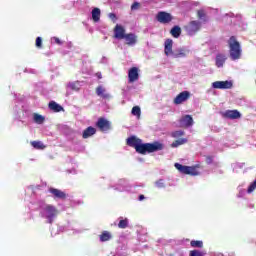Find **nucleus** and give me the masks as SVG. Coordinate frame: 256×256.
Here are the masks:
<instances>
[{
	"mask_svg": "<svg viewBox=\"0 0 256 256\" xmlns=\"http://www.w3.org/2000/svg\"><path fill=\"white\" fill-rule=\"evenodd\" d=\"M170 34H171L172 37H174L175 39H179V37H181V27H179V26H174V27L170 30Z\"/></svg>",
	"mask_w": 256,
	"mask_h": 256,
	"instance_id": "b1692460",
	"label": "nucleus"
},
{
	"mask_svg": "<svg viewBox=\"0 0 256 256\" xmlns=\"http://www.w3.org/2000/svg\"><path fill=\"white\" fill-rule=\"evenodd\" d=\"M173 19V15L166 11H160L156 15V20L158 21V23H162L163 25H168V23H171Z\"/></svg>",
	"mask_w": 256,
	"mask_h": 256,
	"instance_id": "423d86ee",
	"label": "nucleus"
},
{
	"mask_svg": "<svg viewBox=\"0 0 256 256\" xmlns=\"http://www.w3.org/2000/svg\"><path fill=\"white\" fill-rule=\"evenodd\" d=\"M108 17L111 19V21H113V23L117 22V15L115 13H109Z\"/></svg>",
	"mask_w": 256,
	"mask_h": 256,
	"instance_id": "58836bf2",
	"label": "nucleus"
},
{
	"mask_svg": "<svg viewBox=\"0 0 256 256\" xmlns=\"http://www.w3.org/2000/svg\"><path fill=\"white\" fill-rule=\"evenodd\" d=\"M143 199H145V195L141 194V195L138 197V200H139V201H143Z\"/></svg>",
	"mask_w": 256,
	"mask_h": 256,
	"instance_id": "79ce46f5",
	"label": "nucleus"
},
{
	"mask_svg": "<svg viewBox=\"0 0 256 256\" xmlns=\"http://www.w3.org/2000/svg\"><path fill=\"white\" fill-rule=\"evenodd\" d=\"M139 81V68L132 67L128 70V83Z\"/></svg>",
	"mask_w": 256,
	"mask_h": 256,
	"instance_id": "1a4fd4ad",
	"label": "nucleus"
},
{
	"mask_svg": "<svg viewBox=\"0 0 256 256\" xmlns=\"http://www.w3.org/2000/svg\"><path fill=\"white\" fill-rule=\"evenodd\" d=\"M139 9H141V3L139 2H134L131 5V11H139Z\"/></svg>",
	"mask_w": 256,
	"mask_h": 256,
	"instance_id": "473e14b6",
	"label": "nucleus"
},
{
	"mask_svg": "<svg viewBox=\"0 0 256 256\" xmlns=\"http://www.w3.org/2000/svg\"><path fill=\"white\" fill-rule=\"evenodd\" d=\"M123 39L125 40L126 45H128L129 47H133V45H137V35L133 33L125 34Z\"/></svg>",
	"mask_w": 256,
	"mask_h": 256,
	"instance_id": "f8f14e48",
	"label": "nucleus"
},
{
	"mask_svg": "<svg viewBox=\"0 0 256 256\" xmlns=\"http://www.w3.org/2000/svg\"><path fill=\"white\" fill-rule=\"evenodd\" d=\"M33 121H34V123H37V125H43L45 123V116H43L41 114L34 113Z\"/></svg>",
	"mask_w": 256,
	"mask_h": 256,
	"instance_id": "4be33fe9",
	"label": "nucleus"
},
{
	"mask_svg": "<svg viewBox=\"0 0 256 256\" xmlns=\"http://www.w3.org/2000/svg\"><path fill=\"white\" fill-rule=\"evenodd\" d=\"M55 43H57V45H61V40L59 38H54Z\"/></svg>",
	"mask_w": 256,
	"mask_h": 256,
	"instance_id": "ea45409f",
	"label": "nucleus"
},
{
	"mask_svg": "<svg viewBox=\"0 0 256 256\" xmlns=\"http://www.w3.org/2000/svg\"><path fill=\"white\" fill-rule=\"evenodd\" d=\"M49 193L53 195L54 199H62V201H65V199H67V194L60 189L49 188Z\"/></svg>",
	"mask_w": 256,
	"mask_h": 256,
	"instance_id": "9b49d317",
	"label": "nucleus"
},
{
	"mask_svg": "<svg viewBox=\"0 0 256 256\" xmlns=\"http://www.w3.org/2000/svg\"><path fill=\"white\" fill-rule=\"evenodd\" d=\"M44 213L48 223L51 224L55 220V217L59 215V210L53 205H46L44 208Z\"/></svg>",
	"mask_w": 256,
	"mask_h": 256,
	"instance_id": "20e7f679",
	"label": "nucleus"
},
{
	"mask_svg": "<svg viewBox=\"0 0 256 256\" xmlns=\"http://www.w3.org/2000/svg\"><path fill=\"white\" fill-rule=\"evenodd\" d=\"M96 127H98V129H100V131L105 133V131H109L111 129V122H109V120L101 117L98 119V121L96 123Z\"/></svg>",
	"mask_w": 256,
	"mask_h": 256,
	"instance_id": "0eeeda50",
	"label": "nucleus"
},
{
	"mask_svg": "<svg viewBox=\"0 0 256 256\" xmlns=\"http://www.w3.org/2000/svg\"><path fill=\"white\" fill-rule=\"evenodd\" d=\"M48 107L51 111H53L54 113H61V111H64L63 106L59 105L57 102L55 101H51L48 104Z\"/></svg>",
	"mask_w": 256,
	"mask_h": 256,
	"instance_id": "aec40b11",
	"label": "nucleus"
},
{
	"mask_svg": "<svg viewBox=\"0 0 256 256\" xmlns=\"http://www.w3.org/2000/svg\"><path fill=\"white\" fill-rule=\"evenodd\" d=\"M223 117L226 119H241V112L238 110H226L223 113Z\"/></svg>",
	"mask_w": 256,
	"mask_h": 256,
	"instance_id": "4468645a",
	"label": "nucleus"
},
{
	"mask_svg": "<svg viewBox=\"0 0 256 256\" xmlns=\"http://www.w3.org/2000/svg\"><path fill=\"white\" fill-rule=\"evenodd\" d=\"M119 229H127L129 227V219L121 217L118 223Z\"/></svg>",
	"mask_w": 256,
	"mask_h": 256,
	"instance_id": "a878e982",
	"label": "nucleus"
},
{
	"mask_svg": "<svg viewBox=\"0 0 256 256\" xmlns=\"http://www.w3.org/2000/svg\"><path fill=\"white\" fill-rule=\"evenodd\" d=\"M125 28L117 24L114 28V37L115 39H123L125 37Z\"/></svg>",
	"mask_w": 256,
	"mask_h": 256,
	"instance_id": "dca6fc26",
	"label": "nucleus"
},
{
	"mask_svg": "<svg viewBox=\"0 0 256 256\" xmlns=\"http://www.w3.org/2000/svg\"><path fill=\"white\" fill-rule=\"evenodd\" d=\"M33 147L34 149H38L39 151H43V149L47 148V146L41 141H33Z\"/></svg>",
	"mask_w": 256,
	"mask_h": 256,
	"instance_id": "cd10ccee",
	"label": "nucleus"
},
{
	"mask_svg": "<svg viewBox=\"0 0 256 256\" xmlns=\"http://www.w3.org/2000/svg\"><path fill=\"white\" fill-rule=\"evenodd\" d=\"M174 59H179L181 57H187V53L185 52V49L183 48H179L177 49L174 53H173V56Z\"/></svg>",
	"mask_w": 256,
	"mask_h": 256,
	"instance_id": "393cba45",
	"label": "nucleus"
},
{
	"mask_svg": "<svg viewBox=\"0 0 256 256\" xmlns=\"http://www.w3.org/2000/svg\"><path fill=\"white\" fill-rule=\"evenodd\" d=\"M155 185L156 187H158V189H165V182L163 181V179L156 181Z\"/></svg>",
	"mask_w": 256,
	"mask_h": 256,
	"instance_id": "72a5a7b5",
	"label": "nucleus"
},
{
	"mask_svg": "<svg viewBox=\"0 0 256 256\" xmlns=\"http://www.w3.org/2000/svg\"><path fill=\"white\" fill-rule=\"evenodd\" d=\"M190 245L194 249H203V241H201V240H192L190 242Z\"/></svg>",
	"mask_w": 256,
	"mask_h": 256,
	"instance_id": "bb28decb",
	"label": "nucleus"
},
{
	"mask_svg": "<svg viewBox=\"0 0 256 256\" xmlns=\"http://www.w3.org/2000/svg\"><path fill=\"white\" fill-rule=\"evenodd\" d=\"M213 89H231L233 87V82L231 81H216L212 83Z\"/></svg>",
	"mask_w": 256,
	"mask_h": 256,
	"instance_id": "9d476101",
	"label": "nucleus"
},
{
	"mask_svg": "<svg viewBox=\"0 0 256 256\" xmlns=\"http://www.w3.org/2000/svg\"><path fill=\"white\" fill-rule=\"evenodd\" d=\"M96 77H97L98 79H103V76L101 75V72L96 73Z\"/></svg>",
	"mask_w": 256,
	"mask_h": 256,
	"instance_id": "a19ab883",
	"label": "nucleus"
},
{
	"mask_svg": "<svg viewBox=\"0 0 256 256\" xmlns=\"http://www.w3.org/2000/svg\"><path fill=\"white\" fill-rule=\"evenodd\" d=\"M96 95H98V97H102V99H110L111 97V95L107 93V90H105L101 85L96 88Z\"/></svg>",
	"mask_w": 256,
	"mask_h": 256,
	"instance_id": "6ab92c4d",
	"label": "nucleus"
},
{
	"mask_svg": "<svg viewBox=\"0 0 256 256\" xmlns=\"http://www.w3.org/2000/svg\"><path fill=\"white\" fill-rule=\"evenodd\" d=\"M164 53L166 57H170V55L173 57V40L172 39H167L164 42Z\"/></svg>",
	"mask_w": 256,
	"mask_h": 256,
	"instance_id": "ddd939ff",
	"label": "nucleus"
},
{
	"mask_svg": "<svg viewBox=\"0 0 256 256\" xmlns=\"http://www.w3.org/2000/svg\"><path fill=\"white\" fill-rule=\"evenodd\" d=\"M70 89H72V91H79V85H77V83L73 82L69 84Z\"/></svg>",
	"mask_w": 256,
	"mask_h": 256,
	"instance_id": "e433bc0d",
	"label": "nucleus"
},
{
	"mask_svg": "<svg viewBox=\"0 0 256 256\" xmlns=\"http://www.w3.org/2000/svg\"><path fill=\"white\" fill-rule=\"evenodd\" d=\"M225 61H227V55L221 54V53H218L216 55V59H215L216 67L218 68L223 67L225 65Z\"/></svg>",
	"mask_w": 256,
	"mask_h": 256,
	"instance_id": "f3484780",
	"label": "nucleus"
},
{
	"mask_svg": "<svg viewBox=\"0 0 256 256\" xmlns=\"http://www.w3.org/2000/svg\"><path fill=\"white\" fill-rule=\"evenodd\" d=\"M126 144L129 147H133L136 153L140 155H147V153H155L157 151H163V144L159 141L153 143H144L143 140L137 138L136 136H131L127 138Z\"/></svg>",
	"mask_w": 256,
	"mask_h": 256,
	"instance_id": "f257e3e1",
	"label": "nucleus"
},
{
	"mask_svg": "<svg viewBox=\"0 0 256 256\" xmlns=\"http://www.w3.org/2000/svg\"><path fill=\"white\" fill-rule=\"evenodd\" d=\"M189 97H191V93H189V91H183L174 98L173 103L174 105H181V103H185Z\"/></svg>",
	"mask_w": 256,
	"mask_h": 256,
	"instance_id": "6e6552de",
	"label": "nucleus"
},
{
	"mask_svg": "<svg viewBox=\"0 0 256 256\" xmlns=\"http://www.w3.org/2000/svg\"><path fill=\"white\" fill-rule=\"evenodd\" d=\"M96 133L97 129H95L93 126H89L83 131L82 137L83 139H89V137H93V135H95Z\"/></svg>",
	"mask_w": 256,
	"mask_h": 256,
	"instance_id": "a211bd4d",
	"label": "nucleus"
},
{
	"mask_svg": "<svg viewBox=\"0 0 256 256\" xmlns=\"http://www.w3.org/2000/svg\"><path fill=\"white\" fill-rule=\"evenodd\" d=\"M197 17L198 19H201L202 21H207V13H205V10L200 9L197 11Z\"/></svg>",
	"mask_w": 256,
	"mask_h": 256,
	"instance_id": "c756f323",
	"label": "nucleus"
},
{
	"mask_svg": "<svg viewBox=\"0 0 256 256\" xmlns=\"http://www.w3.org/2000/svg\"><path fill=\"white\" fill-rule=\"evenodd\" d=\"M180 125L181 127H192L193 125V117L191 115H184L180 119Z\"/></svg>",
	"mask_w": 256,
	"mask_h": 256,
	"instance_id": "2eb2a0df",
	"label": "nucleus"
},
{
	"mask_svg": "<svg viewBox=\"0 0 256 256\" xmlns=\"http://www.w3.org/2000/svg\"><path fill=\"white\" fill-rule=\"evenodd\" d=\"M190 256H204V255L199 250H192L190 251Z\"/></svg>",
	"mask_w": 256,
	"mask_h": 256,
	"instance_id": "4c0bfd02",
	"label": "nucleus"
},
{
	"mask_svg": "<svg viewBox=\"0 0 256 256\" xmlns=\"http://www.w3.org/2000/svg\"><path fill=\"white\" fill-rule=\"evenodd\" d=\"M111 239V233L104 231L101 235H100V241L105 242V241H109Z\"/></svg>",
	"mask_w": 256,
	"mask_h": 256,
	"instance_id": "7c9ffc66",
	"label": "nucleus"
},
{
	"mask_svg": "<svg viewBox=\"0 0 256 256\" xmlns=\"http://www.w3.org/2000/svg\"><path fill=\"white\" fill-rule=\"evenodd\" d=\"M256 190V180L250 184V186L248 187L247 193H253Z\"/></svg>",
	"mask_w": 256,
	"mask_h": 256,
	"instance_id": "c9c22d12",
	"label": "nucleus"
},
{
	"mask_svg": "<svg viewBox=\"0 0 256 256\" xmlns=\"http://www.w3.org/2000/svg\"><path fill=\"white\" fill-rule=\"evenodd\" d=\"M92 19H93L94 23H99V21L101 19V9L94 8L92 10Z\"/></svg>",
	"mask_w": 256,
	"mask_h": 256,
	"instance_id": "412c9836",
	"label": "nucleus"
},
{
	"mask_svg": "<svg viewBox=\"0 0 256 256\" xmlns=\"http://www.w3.org/2000/svg\"><path fill=\"white\" fill-rule=\"evenodd\" d=\"M132 115H135L136 117H141V108L139 106H134L132 108Z\"/></svg>",
	"mask_w": 256,
	"mask_h": 256,
	"instance_id": "2f4dec72",
	"label": "nucleus"
},
{
	"mask_svg": "<svg viewBox=\"0 0 256 256\" xmlns=\"http://www.w3.org/2000/svg\"><path fill=\"white\" fill-rule=\"evenodd\" d=\"M35 46L38 49H41V47H43V39L41 37L36 38Z\"/></svg>",
	"mask_w": 256,
	"mask_h": 256,
	"instance_id": "f704fd0d",
	"label": "nucleus"
},
{
	"mask_svg": "<svg viewBox=\"0 0 256 256\" xmlns=\"http://www.w3.org/2000/svg\"><path fill=\"white\" fill-rule=\"evenodd\" d=\"M174 166L183 175H192L193 177L199 175V171H197V168L199 167V165L183 166L182 164L175 163Z\"/></svg>",
	"mask_w": 256,
	"mask_h": 256,
	"instance_id": "7ed1b4c3",
	"label": "nucleus"
},
{
	"mask_svg": "<svg viewBox=\"0 0 256 256\" xmlns=\"http://www.w3.org/2000/svg\"><path fill=\"white\" fill-rule=\"evenodd\" d=\"M183 135H185V131L183 130H176L171 133V137H173V139H181Z\"/></svg>",
	"mask_w": 256,
	"mask_h": 256,
	"instance_id": "c85d7f7f",
	"label": "nucleus"
},
{
	"mask_svg": "<svg viewBox=\"0 0 256 256\" xmlns=\"http://www.w3.org/2000/svg\"><path fill=\"white\" fill-rule=\"evenodd\" d=\"M228 45L230 48V58L232 61H237L238 59H241V44L239 41H237V38L235 36H231L228 40Z\"/></svg>",
	"mask_w": 256,
	"mask_h": 256,
	"instance_id": "f03ea898",
	"label": "nucleus"
},
{
	"mask_svg": "<svg viewBox=\"0 0 256 256\" xmlns=\"http://www.w3.org/2000/svg\"><path fill=\"white\" fill-rule=\"evenodd\" d=\"M184 29L188 35H195V33H198V31H201V22L197 20L190 21L184 27Z\"/></svg>",
	"mask_w": 256,
	"mask_h": 256,
	"instance_id": "39448f33",
	"label": "nucleus"
},
{
	"mask_svg": "<svg viewBox=\"0 0 256 256\" xmlns=\"http://www.w3.org/2000/svg\"><path fill=\"white\" fill-rule=\"evenodd\" d=\"M188 142L187 138H178L174 142H172L171 147L173 149L177 147H181V145H185Z\"/></svg>",
	"mask_w": 256,
	"mask_h": 256,
	"instance_id": "5701e85b",
	"label": "nucleus"
}]
</instances>
